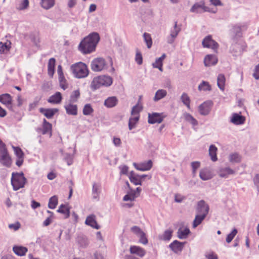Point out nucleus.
I'll return each mask as SVG.
<instances>
[{
    "label": "nucleus",
    "mask_w": 259,
    "mask_h": 259,
    "mask_svg": "<svg viewBox=\"0 0 259 259\" xmlns=\"http://www.w3.org/2000/svg\"><path fill=\"white\" fill-rule=\"evenodd\" d=\"M99 40L100 36L98 33H91L80 42L78 49L84 54H90L95 51Z\"/></svg>",
    "instance_id": "nucleus-1"
},
{
    "label": "nucleus",
    "mask_w": 259,
    "mask_h": 259,
    "mask_svg": "<svg viewBox=\"0 0 259 259\" xmlns=\"http://www.w3.org/2000/svg\"><path fill=\"white\" fill-rule=\"evenodd\" d=\"M112 82V78L109 76H99L93 78L90 87L92 91H95L103 86L109 87L111 85Z\"/></svg>",
    "instance_id": "nucleus-2"
},
{
    "label": "nucleus",
    "mask_w": 259,
    "mask_h": 259,
    "mask_svg": "<svg viewBox=\"0 0 259 259\" xmlns=\"http://www.w3.org/2000/svg\"><path fill=\"white\" fill-rule=\"evenodd\" d=\"M11 184L14 191H17L20 188L24 187L27 182L26 179L24 177V173L13 172L12 174Z\"/></svg>",
    "instance_id": "nucleus-3"
},
{
    "label": "nucleus",
    "mask_w": 259,
    "mask_h": 259,
    "mask_svg": "<svg viewBox=\"0 0 259 259\" xmlns=\"http://www.w3.org/2000/svg\"><path fill=\"white\" fill-rule=\"evenodd\" d=\"M71 69L74 75L78 78H84L89 74L87 66L81 62L72 65Z\"/></svg>",
    "instance_id": "nucleus-4"
},
{
    "label": "nucleus",
    "mask_w": 259,
    "mask_h": 259,
    "mask_svg": "<svg viewBox=\"0 0 259 259\" xmlns=\"http://www.w3.org/2000/svg\"><path fill=\"white\" fill-rule=\"evenodd\" d=\"M0 163L7 167H11L12 160L5 143L0 139Z\"/></svg>",
    "instance_id": "nucleus-5"
},
{
    "label": "nucleus",
    "mask_w": 259,
    "mask_h": 259,
    "mask_svg": "<svg viewBox=\"0 0 259 259\" xmlns=\"http://www.w3.org/2000/svg\"><path fill=\"white\" fill-rule=\"evenodd\" d=\"M246 47L245 43L242 40H237L235 37H233L230 52L233 56H237L245 50Z\"/></svg>",
    "instance_id": "nucleus-6"
},
{
    "label": "nucleus",
    "mask_w": 259,
    "mask_h": 259,
    "mask_svg": "<svg viewBox=\"0 0 259 259\" xmlns=\"http://www.w3.org/2000/svg\"><path fill=\"white\" fill-rule=\"evenodd\" d=\"M91 68L94 71H101L107 68V63L105 59L101 57L96 58L91 62Z\"/></svg>",
    "instance_id": "nucleus-7"
},
{
    "label": "nucleus",
    "mask_w": 259,
    "mask_h": 259,
    "mask_svg": "<svg viewBox=\"0 0 259 259\" xmlns=\"http://www.w3.org/2000/svg\"><path fill=\"white\" fill-rule=\"evenodd\" d=\"M190 11L192 13H201L203 12H208L212 13H215L217 9L215 10L209 8L205 6L204 1H201L199 3H195L191 8Z\"/></svg>",
    "instance_id": "nucleus-8"
},
{
    "label": "nucleus",
    "mask_w": 259,
    "mask_h": 259,
    "mask_svg": "<svg viewBox=\"0 0 259 259\" xmlns=\"http://www.w3.org/2000/svg\"><path fill=\"white\" fill-rule=\"evenodd\" d=\"M202 44L203 47L211 48L214 52H217V50L219 47V44L212 39L211 35L206 36L202 40Z\"/></svg>",
    "instance_id": "nucleus-9"
},
{
    "label": "nucleus",
    "mask_w": 259,
    "mask_h": 259,
    "mask_svg": "<svg viewBox=\"0 0 259 259\" xmlns=\"http://www.w3.org/2000/svg\"><path fill=\"white\" fill-rule=\"evenodd\" d=\"M209 207L203 200L199 201L196 207V212L198 214H204L206 216L208 213Z\"/></svg>",
    "instance_id": "nucleus-10"
},
{
    "label": "nucleus",
    "mask_w": 259,
    "mask_h": 259,
    "mask_svg": "<svg viewBox=\"0 0 259 259\" xmlns=\"http://www.w3.org/2000/svg\"><path fill=\"white\" fill-rule=\"evenodd\" d=\"M212 106V102L211 101L204 102L199 106L198 109L200 114L204 116L208 115L210 112Z\"/></svg>",
    "instance_id": "nucleus-11"
},
{
    "label": "nucleus",
    "mask_w": 259,
    "mask_h": 259,
    "mask_svg": "<svg viewBox=\"0 0 259 259\" xmlns=\"http://www.w3.org/2000/svg\"><path fill=\"white\" fill-rule=\"evenodd\" d=\"M180 31L181 28L178 27L177 22L176 21L174 28L170 30V35L167 38V42L169 44H172Z\"/></svg>",
    "instance_id": "nucleus-12"
},
{
    "label": "nucleus",
    "mask_w": 259,
    "mask_h": 259,
    "mask_svg": "<svg viewBox=\"0 0 259 259\" xmlns=\"http://www.w3.org/2000/svg\"><path fill=\"white\" fill-rule=\"evenodd\" d=\"M185 242L175 240L169 245V248L175 253H180L183 250Z\"/></svg>",
    "instance_id": "nucleus-13"
},
{
    "label": "nucleus",
    "mask_w": 259,
    "mask_h": 259,
    "mask_svg": "<svg viewBox=\"0 0 259 259\" xmlns=\"http://www.w3.org/2000/svg\"><path fill=\"white\" fill-rule=\"evenodd\" d=\"M152 164L153 163L151 160L140 164L135 162L133 163V165L136 169L143 171L150 170L152 167Z\"/></svg>",
    "instance_id": "nucleus-14"
},
{
    "label": "nucleus",
    "mask_w": 259,
    "mask_h": 259,
    "mask_svg": "<svg viewBox=\"0 0 259 259\" xmlns=\"http://www.w3.org/2000/svg\"><path fill=\"white\" fill-rule=\"evenodd\" d=\"M218 58L215 55H207L204 59V64L206 67L215 65L218 63Z\"/></svg>",
    "instance_id": "nucleus-15"
},
{
    "label": "nucleus",
    "mask_w": 259,
    "mask_h": 259,
    "mask_svg": "<svg viewBox=\"0 0 259 259\" xmlns=\"http://www.w3.org/2000/svg\"><path fill=\"white\" fill-rule=\"evenodd\" d=\"M163 117L161 114L157 113H153L149 114L148 122L150 124H154L155 123H161L163 121Z\"/></svg>",
    "instance_id": "nucleus-16"
},
{
    "label": "nucleus",
    "mask_w": 259,
    "mask_h": 259,
    "mask_svg": "<svg viewBox=\"0 0 259 259\" xmlns=\"http://www.w3.org/2000/svg\"><path fill=\"white\" fill-rule=\"evenodd\" d=\"M58 111V109L57 108H40L39 109V112L48 119L52 118Z\"/></svg>",
    "instance_id": "nucleus-17"
},
{
    "label": "nucleus",
    "mask_w": 259,
    "mask_h": 259,
    "mask_svg": "<svg viewBox=\"0 0 259 259\" xmlns=\"http://www.w3.org/2000/svg\"><path fill=\"white\" fill-rule=\"evenodd\" d=\"M245 118L238 113H233L230 121L235 125H240L244 123Z\"/></svg>",
    "instance_id": "nucleus-18"
},
{
    "label": "nucleus",
    "mask_w": 259,
    "mask_h": 259,
    "mask_svg": "<svg viewBox=\"0 0 259 259\" xmlns=\"http://www.w3.org/2000/svg\"><path fill=\"white\" fill-rule=\"evenodd\" d=\"M95 218L96 217L94 214H91L87 217L85 221V223L86 225L90 226L93 228L99 229L100 228V227L97 224V222L95 220Z\"/></svg>",
    "instance_id": "nucleus-19"
},
{
    "label": "nucleus",
    "mask_w": 259,
    "mask_h": 259,
    "mask_svg": "<svg viewBox=\"0 0 259 259\" xmlns=\"http://www.w3.org/2000/svg\"><path fill=\"white\" fill-rule=\"evenodd\" d=\"M62 100L61 94L57 92L54 95L50 97L48 99V102L51 104H58L61 103Z\"/></svg>",
    "instance_id": "nucleus-20"
},
{
    "label": "nucleus",
    "mask_w": 259,
    "mask_h": 259,
    "mask_svg": "<svg viewBox=\"0 0 259 259\" xmlns=\"http://www.w3.org/2000/svg\"><path fill=\"white\" fill-rule=\"evenodd\" d=\"M57 212L64 214V218L67 219L69 217L70 214V207L68 204H62L59 206Z\"/></svg>",
    "instance_id": "nucleus-21"
},
{
    "label": "nucleus",
    "mask_w": 259,
    "mask_h": 259,
    "mask_svg": "<svg viewBox=\"0 0 259 259\" xmlns=\"http://www.w3.org/2000/svg\"><path fill=\"white\" fill-rule=\"evenodd\" d=\"M66 113L69 115H76L77 114V107L76 105H73L72 103L64 106Z\"/></svg>",
    "instance_id": "nucleus-22"
},
{
    "label": "nucleus",
    "mask_w": 259,
    "mask_h": 259,
    "mask_svg": "<svg viewBox=\"0 0 259 259\" xmlns=\"http://www.w3.org/2000/svg\"><path fill=\"white\" fill-rule=\"evenodd\" d=\"M130 250L131 253L136 254L140 257L144 256L146 253L144 249L137 246H131Z\"/></svg>",
    "instance_id": "nucleus-23"
},
{
    "label": "nucleus",
    "mask_w": 259,
    "mask_h": 259,
    "mask_svg": "<svg viewBox=\"0 0 259 259\" xmlns=\"http://www.w3.org/2000/svg\"><path fill=\"white\" fill-rule=\"evenodd\" d=\"M118 103V100L116 97L112 96L108 98L104 101V105L108 108H112L115 106Z\"/></svg>",
    "instance_id": "nucleus-24"
},
{
    "label": "nucleus",
    "mask_w": 259,
    "mask_h": 259,
    "mask_svg": "<svg viewBox=\"0 0 259 259\" xmlns=\"http://www.w3.org/2000/svg\"><path fill=\"white\" fill-rule=\"evenodd\" d=\"M13 250L17 255L19 256H23L28 251V249L25 247L15 245L13 247Z\"/></svg>",
    "instance_id": "nucleus-25"
},
{
    "label": "nucleus",
    "mask_w": 259,
    "mask_h": 259,
    "mask_svg": "<svg viewBox=\"0 0 259 259\" xmlns=\"http://www.w3.org/2000/svg\"><path fill=\"white\" fill-rule=\"evenodd\" d=\"M77 242L79 246L82 248H86L89 244V241L87 237L82 235L78 236Z\"/></svg>",
    "instance_id": "nucleus-26"
},
{
    "label": "nucleus",
    "mask_w": 259,
    "mask_h": 259,
    "mask_svg": "<svg viewBox=\"0 0 259 259\" xmlns=\"http://www.w3.org/2000/svg\"><path fill=\"white\" fill-rule=\"evenodd\" d=\"M172 233L173 231L171 229L166 230L163 234L158 236V238L161 240L169 241L171 238Z\"/></svg>",
    "instance_id": "nucleus-27"
},
{
    "label": "nucleus",
    "mask_w": 259,
    "mask_h": 259,
    "mask_svg": "<svg viewBox=\"0 0 259 259\" xmlns=\"http://www.w3.org/2000/svg\"><path fill=\"white\" fill-rule=\"evenodd\" d=\"M190 233V231L188 228H185L184 230L179 228L177 232V236L179 239H184L187 238Z\"/></svg>",
    "instance_id": "nucleus-28"
},
{
    "label": "nucleus",
    "mask_w": 259,
    "mask_h": 259,
    "mask_svg": "<svg viewBox=\"0 0 259 259\" xmlns=\"http://www.w3.org/2000/svg\"><path fill=\"white\" fill-rule=\"evenodd\" d=\"M199 177L200 179L203 181H207L212 178V175L210 172L206 169H202L199 172Z\"/></svg>",
    "instance_id": "nucleus-29"
},
{
    "label": "nucleus",
    "mask_w": 259,
    "mask_h": 259,
    "mask_svg": "<svg viewBox=\"0 0 259 259\" xmlns=\"http://www.w3.org/2000/svg\"><path fill=\"white\" fill-rule=\"evenodd\" d=\"M11 42L10 41H7L3 43L0 42V54H7L11 48Z\"/></svg>",
    "instance_id": "nucleus-30"
},
{
    "label": "nucleus",
    "mask_w": 259,
    "mask_h": 259,
    "mask_svg": "<svg viewBox=\"0 0 259 259\" xmlns=\"http://www.w3.org/2000/svg\"><path fill=\"white\" fill-rule=\"evenodd\" d=\"M167 95V92L166 90L163 89H160L157 91L155 93V96L153 98V100L155 102H157L161 99L164 98Z\"/></svg>",
    "instance_id": "nucleus-31"
},
{
    "label": "nucleus",
    "mask_w": 259,
    "mask_h": 259,
    "mask_svg": "<svg viewBox=\"0 0 259 259\" xmlns=\"http://www.w3.org/2000/svg\"><path fill=\"white\" fill-rule=\"evenodd\" d=\"M234 171L229 167H225L220 169L219 175L221 177L227 178L228 175L233 174Z\"/></svg>",
    "instance_id": "nucleus-32"
},
{
    "label": "nucleus",
    "mask_w": 259,
    "mask_h": 259,
    "mask_svg": "<svg viewBox=\"0 0 259 259\" xmlns=\"http://www.w3.org/2000/svg\"><path fill=\"white\" fill-rule=\"evenodd\" d=\"M0 102L5 104H10L12 103V98L9 94H4L0 95Z\"/></svg>",
    "instance_id": "nucleus-33"
},
{
    "label": "nucleus",
    "mask_w": 259,
    "mask_h": 259,
    "mask_svg": "<svg viewBox=\"0 0 259 259\" xmlns=\"http://www.w3.org/2000/svg\"><path fill=\"white\" fill-rule=\"evenodd\" d=\"M51 130L52 124L48 122L46 119H44L42 134L45 135L50 132L51 135Z\"/></svg>",
    "instance_id": "nucleus-34"
},
{
    "label": "nucleus",
    "mask_w": 259,
    "mask_h": 259,
    "mask_svg": "<svg viewBox=\"0 0 259 259\" xmlns=\"http://www.w3.org/2000/svg\"><path fill=\"white\" fill-rule=\"evenodd\" d=\"M40 4L45 9L48 10L55 5V0H41Z\"/></svg>",
    "instance_id": "nucleus-35"
},
{
    "label": "nucleus",
    "mask_w": 259,
    "mask_h": 259,
    "mask_svg": "<svg viewBox=\"0 0 259 259\" xmlns=\"http://www.w3.org/2000/svg\"><path fill=\"white\" fill-rule=\"evenodd\" d=\"M217 148L214 145H211L210 146L209 148V154L211 157V159L213 161H215L218 159L217 156Z\"/></svg>",
    "instance_id": "nucleus-36"
},
{
    "label": "nucleus",
    "mask_w": 259,
    "mask_h": 259,
    "mask_svg": "<svg viewBox=\"0 0 259 259\" xmlns=\"http://www.w3.org/2000/svg\"><path fill=\"white\" fill-rule=\"evenodd\" d=\"M204 214H197L195 216V218L193 222V227L196 228L199 225L203 220L206 218Z\"/></svg>",
    "instance_id": "nucleus-37"
},
{
    "label": "nucleus",
    "mask_w": 259,
    "mask_h": 259,
    "mask_svg": "<svg viewBox=\"0 0 259 259\" xmlns=\"http://www.w3.org/2000/svg\"><path fill=\"white\" fill-rule=\"evenodd\" d=\"M184 119L188 122L192 124L193 126L198 125V122L190 114L185 113L183 114Z\"/></svg>",
    "instance_id": "nucleus-38"
},
{
    "label": "nucleus",
    "mask_w": 259,
    "mask_h": 259,
    "mask_svg": "<svg viewBox=\"0 0 259 259\" xmlns=\"http://www.w3.org/2000/svg\"><path fill=\"white\" fill-rule=\"evenodd\" d=\"M225 83V76L222 74H219L217 78V84L218 87L221 90H224Z\"/></svg>",
    "instance_id": "nucleus-39"
},
{
    "label": "nucleus",
    "mask_w": 259,
    "mask_h": 259,
    "mask_svg": "<svg viewBox=\"0 0 259 259\" xmlns=\"http://www.w3.org/2000/svg\"><path fill=\"white\" fill-rule=\"evenodd\" d=\"M58 204V197L54 195L51 197L49 201L48 207L50 209H54Z\"/></svg>",
    "instance_id": "nucleus-40"
},
{
    "label": "nucleus",
    "mask_w": 259,
    "mask_h": 259,
    "mask_svg": "<svg viewBox=\"0 0 259 259\" xmlns=\"http://www.w3.org/2000/svg\"><path fill=\"white\" fill-rule=\"evenodd\" d=\"M140 116H135L133 117H130L128 121V128L130 130H132L134 128L137 122L139 120Z\"/></svg>",
    "instance_id": "nucleus-41"
},
{
    "label": "nucleus",
    "mask_w": 259,
    "mask_h": 259,
    "mask_svg": "<svg viewBox=\"0 0 259 259\" xmlns=\"http://www.w3.org/2000/svg\"><path fill=\"white\" fill-rule=\"evenodd\" d=\"M181 100L188 109L190 108V99L186 93H184L182 95L181 97Z\"/></svg>",
    "instance_id": "nucleus-42"
},
{
    "label": "nucleus",
    "mask_w": 259,
    "mask_h": 259,
    "mask_svg": "<svg viewBox=\"0 0 259 259\" xmlns=\"http://www.w3.org/2000/svg\"><path fill=\"white\" fill-rule=\"evenodd\" d=\"M143 37L145 42L146 43L147 47L148 49L151 48L152 45V40L150 34L145 32L143 34Z\"/></svg>",
    "instance_id": "nucleus-43"
},
{
    "label": "nucleus",
    "mask_w": 259,
    "mask_h": 259,
    "mask_svg": "<svg viewBox=\"0 0 259 259\" xmlns=\"http://www.w3.org/2000/svg\"><path fill=\"white\" fill-rule=\"evenodd\" d=\"M233 32L235 34V36L233 37H235L237 40H238V38L241 37V28L240 26L235 25L233 27Z\"/></svg>",
    "instance_id": "nucleus-44"
},
{
    "label": "nucleus",
    "mask_w": 259,
    "mask_h": 259,
    "mask_svg": "<svg viewBox=\"0 0 259 259\" xmlns=\"http://www.w3.org/2000/svg\"><path fill=\"white\" fill-rule=\"evenodd\" d=\"M82 112L84 115H89L94 112V110L90 104H87L84 105Z\"/></svg>",
    "instance_id": "nucleus-45"
},
{
    "label": "nucleus",
    "mask_w": 259,
    "mask_h": 259,
    "mask_svg": "<svg viewBox=\"0 0 259 259\" xmlns=\"http://www.w3.org/2000/svg\"><path fill=\"white\" fill-rule=\"evenodd\" d=\"M142 109L143 108L141 106L137 104L135 106L133 107L131 111V114L134 116H140L139 113L142 111Z\"/></svg>",
    "instance_id": "nucleus-46"
},
{
    "label": "nucleus",
    "mask_w": 259,
    "mask_h": 259,
    "mask_svg": "<svg viewBox=\"0 0 259 259\" xmlns=\"http://www.w3.org/2000/svg\"><path fill=\"white\" fill-rule=\"evenodd\" d=\"M198 89L200 91H210L211 87L207 82L203 81L199 85Z\"/></svg>",
    "instance_id": "nucleus-47"
},
{
    "label": "nucleus",
    "mask_w": 259,
    "mask_h": 259,
    "mask_svg": "<svg viewBox=\"0 0 259 259\" xmlns=\"http://www.w3.org/2000/svg\"><path fill=\"white\" fill-rule=\"evenodd\" d=\"M238 232V231L236 229L234 228L232 231L229 234L227 237H226V242L227 243H230L232 240L233 239V238H234V237L236 236V235L237 234Z\"/></svg>",
    "instance_id": "nucleus-48"
},
{
    "label": "nucleus",
    "mask_w": 259,
    "mask_h": 259,
    "mask_svg": "<svg viewBox=\"0 0 259 259\" xmlns=\"http://www.w3.org/2000/svg\"><path fill=\"white\" fill-rule=\"evenodd\" d=\"M79 96L80 93L79 90L74 91L70 96V102L73 103L76 102Z\"/></svg>",
    "instance_id": "nucleus-49"
},
{
    "label": "nucleus",
    "mask_w": 259,
    "mask_h": 259,
    "mask_svg": "<svg viewBox=\"0 0 259 259\" xmlns=\"http://www.w3.org/2000/svg\"><path fill=\"white\" fill-rule=\"evenodd\" d=\"M73 156L69 153H65L64 154V160L67 162L68 165L72 164L73 162Z\"/></svg>",
    "instance_id": "nucleus-50"
},
{
    "label": "nucleus",
    "mask_w": 259,
    "mask_h": 259,
    "mask_svg": "<svg viewBox=\"0 0 259 259\" xmlns=\"http://www.w3.org/2000/svg\"><path fill=\"white\" fill-rule=\"evenodd\" d=\"M99 187L96 184L94 183L93 185V189H92V193H93V198L95 199H98L99 197Z\"/></svg>",
    "instance_id": "nucleus-51"
},
{
    "label": "nucleus",
    "mask_w": 259,
    "mask_h": 259,
    "mask_svg": "<svg viewBox=\"0 0 259 259\" xmlns=\"http://www.w3.org/2000/svg\"><path fill=\"white\" fill-rule=\"evenodd\" d=\"M13 148L17 158L24 157V153L20 148L14 146H13Z\"/></svg>",
    "instance_id": "nucleus-52"
},
{
    "label": "nucleus",
    "mask_w": 259,
    "mask_h": 259,
    "mask_svg": "<svg viewBox=\"0 0 259 259\" xmlns=\"http://www.w3.org/2000/svg\"><path fill=\"white\" fill-rule=\"evenodd\" d=\"M59 80L60 87L63 90L67 88V84L66 83V79L64 75L59 76Z\"/></svg>",
    "instance_id": "nucleus-53"
},
{
    "label": "nucleus",
    "mask_w": 259,
    "mask_h": 259,
    "mask_svg": "<svg viewBox=\"0 0 259 259\" xmlns=\"http://www.w3.org/2000/svg\"><path fill=\"white\" fill-rule=\"evenodd\" d=\"M230 160L232 162H239L241 160V158L238 154L234 153L230 155Z\"/></svg>",
    "instance_id": "nucleus-54"
},
{
    "label": "nucleus",
    "mask_w": 259,
    "mask_h": 259,
    "mask_svg": "<svg viewBox=\"0 0 259 259\" xmlns=\"http://www.w3.org/2000/svg\"><path fill=\"white\" fill-rule=\"evenodd\" d=\"M135 61L138 65H141L143 63V57L142 54L138 50L136 52Z\"/></svg>",
    "instance_id": "nucleus-55"
},
{
    "label": "nucleus",
    "mask_w": 259,
    "mask_h": 259,
    "mask_svg": "<svg viewBox=\"0 0 259 259\" xmlns=\"http://www.w3.org/2000/svg\"><path fill=\"white\" fill-rule=\"evenodd\" d=\"M29 6V1L28 0H23L21 3L19 4V7H18V9L19 10H22L26 9Z\"/></svg>",
    "instance_id": "nucleus-56"
},
{
    "label": "nucleus",
    "mask_w": 259,
    "mask_h": 259,
    "mask_svg": "<svg viewBox=\"0 0 259 259\" xmlns=\"http://www.w3.org/2000/svg\"><path fill=\"white\" fill-rule=\"evenodd\" d=\"M131 231L138 236L144 232L139 227L135 226L131 228Z\"/></svg>",
    "instance_id": "nucleus-57"
},
{
    "label": "nucleus",
    "mask_w": 259,
    "mask_h": 259,
    "mask_svg": "<svg viewBox=\"0 0 259 259\" xmlns=\"http://www.w3.org/2000/svg\"><path fill=\"white\" fill-rule=\"evenodd\" d=\"M130 180L131 183H133L135 185H142V182L140 179L139 175L137 177H132Z\"/></svg>",
    "instance_id": "nucleus-58"
},
{
    "label": "nucleus",
    "mask_w": 259,
    "mask_h": 259,
    "mask_svg": "<svg viewBox=\"0 0 259 259\" xmlns=\"http://www.w3.org/2000/svg\"><path fill=\"white\" fill-rule=\"evenodd\" d=\"M138 237L140 238L139 241L141 243L143 244H146L148 243V239L146 237V234L145 233L143 232L139 236H138Z\"/></svg>",
    "instance_id": "nucleus-59"
},
{
    "label": "nucleus",
    "mask_w": 259,
    "mask_h": 259,
    "mask_svg": "<svg viewBox=\"0 0 259 259\" xmlns=\"http://www.w3.org/2000/svg\"><path fill=\"white\" fill-rule=\"evenodd\" d=\"M21 227L20 223L18 222L15 224H11L9 225V228L10 229H13L14 231L18 230Z\"/></svg>",
    "instance_id": "nucleus-60"
},
{
    "label": "nucleus",
    "mask_w": 259,
    "mask_h": 259,
    "mask_svg": "<svg viewBox=\"0 0 259 259\" xmlns=\"http://www.w3.org/2000/svg\"><path fill=\"white\" fill-rule=\"evenodd\" d=\"M200 163L199 161H193L191 163L192 171L194 174L196 172V169L200 167Z\"/></svg>",
    "instance_id": "nucleus-61"
},
{
    "label": "nucleus",
    "mask_w": 259,
    "mask_h": 259,
    "mask_svg": "<svg viewBox=\"0 0 259 259\" xmlns=\"http://www.w3.org/2000/svg\"><path fill=\"white\" fill-rule=\"evenodd\" d=\"M186 198L185 196L181 195L180 194H176L175 195V200L176 202L181 203Z\"/></svg>",
    "instance_id": "nucleus-62"
},
{
    "label": "nucleus",
    "mask_w": 259,
    "mask_h": 259,
    "mask_svg": "<svg viewBox=\"0 0 259 259\" xmlns=\"http://www.w3.org/2000/svg\"><path fill=\"white\" fill-rule=\"evenodd\" d=\"M119 168L120 169V175H126L128 170V167L127 165L120 166Z\"/></svg>",
    "instance_id": "nucleus-63"
},
{
    "label": "nucleus",
    "mask_w": 259,
    "mask_h": 259,
    "mask_svg": "<svg viewBox=\"0 0 259 259\" xmlns=\"http://www.w3.org/2000/svg\"><path fill=\"white\" fill-rule=\"evenodd\" d=\"M253 76L255 78V79H259V64L257 65L255 67Z\"/></svg>",
    "instance_id": "nucleus-64"
}]
</instances>
